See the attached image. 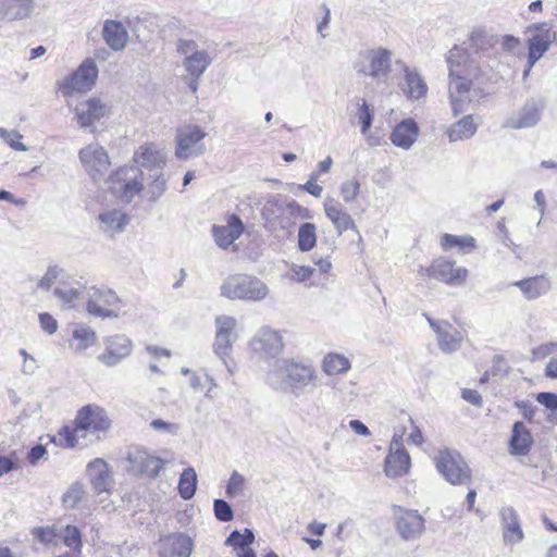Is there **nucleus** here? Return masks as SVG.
<instances>
[{"mask_svg":"<svg viewBox=\"0 0 557 557\" xmlns=\"http://www.w3.org/2000/svg\"><path fill=\"white\" fill-rule=\"evenodd\" d=\"M214 515L218 520L227 522L233 519V510L230 504L223 499H215L213 504Z\"/></svg>","mask_w":557,"mask_h":557,"instance_id":"4d7b16f0","label":"nucleus"},{"mask_svg":"<svg viewBox=\"0 0 557 557\" xmlns=\"http://www.w3.org/2000/svg\"><path fill=\"white\" fill-rule=\"evenodd\" d=\"M317 380L318 373L311 363L289 358L276 359L267 372V383L272 388L297 397L309 387H315Z\"/></svg>","mask_w":557,"mask_h":557,"instance_id":"7ed1b4c3","label":"nucleus"},{"mask_svg":"<svg viewBox=\"0 0 557 557\" xmlns=\"http://www.w3.org/2000/svg\"><path fill=\"white\" fill-rule=\"evenodd\" d=\"M104 350L97 359L106 367H115L131 356L133 342L124 334L107 336L103 339Z\"/></svg>","mask_w":557,"mask_h":557,"instance_id":"ddd939ff","label":"nucleus"},{"mask_svg":"<svg viewBox=\"0 0 557 557\" xmlns=\"http://www.w3.org/2000/svg\"><path fill=\"white\" fill-rule=\"evenodd\" d=\"M221 296L230 300L260 302L270 294L268 285L253 275H228L220 287Z\"/></svg>","mask_w":557,"mask_h":557,"instance_id":"20e7f679","label":"nucleus"},{"mask_svg":"<svg viewBox=\"0 0 557 557\" xmlns=\"http://www.w3.org/2000/svg\"><path fill=\"white\" fill-rule=\"evenodd\" d=\"M467 60V53L465 49L460 47H453L447 55H446V62L448 64L449 70V76H455L460 72H466L467 69L465 66V62Z\"/></svg>","mask_w":557,"mask_h":557,"instance_id":"58836bf2","label":"nucleus"},{"mask_svg":"<svg viewBox=\"0 0 557 557\" xmlns=\"http://www.w3.org/2000/svg\"><path fill=\"white\" fill-rule=\"evenodd\" d=\"M251 351L267 362L276 360L284 348V341L281 333L269 325H263L257 330L249 341Z\"/></svg>","mask_w":557,"mask_h":557,"instance_id":"0eeeda50","label":"nucleus"},{"mask_svg":"<svg viewBox=\"0 0 557 557\" xmlns=\"http://www.w3.org/2000/svg\"><path fill=\"white\" fill-rule=\"evenodd\" d=\"M533 444V437L523 422H516L509 441V450L515 456H525Z\"/></svg>","mask_w":557,"mask_h":557,"instance_id":"2f4dec72","label":"nucleus"},{"mask_svg":"<svg viewBox=\"0 0 557 557\" xmlns=\"http://www.w3.org/2000/svg\"><path fill=\"white\" fill-rule=\"evenodd\" d=\"M255 540V535L251 530L245 529L244 533L239 531H233L225 541V545L233 546L237 550L242 547H248Z\"/></svg>","mask_w":557,"mask_h":557,"instance_id":"c03bdc74","label":"nucleus"},{"mask_svg":"<svg viewBox=\"0 0 557 557\" xmlns=\"http://www.w3.org/2000/svg\"><path fill=\"white\" fill-rule=\"evenodd\" d=\"M34 535L44 543H51L57 536L54 530L50 528H39L35 530Z\"/></svg>","mask_w":557,"mask_h":557,"instance_id":"338daca9","label":"nucleus"},{"mask_svg":"<svg viewBox=\"0 0 557 557\" xmlns=\"http://www.w3.org/2000/svg\"><path fill=\"white\" fill-rule=\"evenodd\" d=\"M396 529L406 541L419 539L425 530V520L412 509H399L396 513Z\"/></svg>","mask_w":557,"mask_h":557,"instance_id":"dca6fc26","label":"nucleus"},{"mask_svg":"<svg viewBox=\"0 0 557 557\" xmlns=\"http://www.w3.org/2000/svg\"><path fill=\"white\" fill-rule=\"evenodd\" d=\"M78 157L92 181L100 182L106 178L111 161L102 146L99 144H90L79 150Z\"/></svg>","mask_w":557,"mask_h":557,"instance_id":"f8f14e48","label":"nucleus"},{"mask_svg":"<svg viewBox=\"0 0 557 557\" xmlns=\"http://www.w3.org/2000/svg\"><path fill=\"white\" fill-rule=\"evenodd\" d=\"M39 322L40 326L44 331H46L48 334H53L58 330V322L57 320L50 315L49 313H40L39 314Z\"/></svg>","mask_w":557,"mask_h":557,"instance_id":"0e129e2a","label":"nucleus"},{"mask_svg":"<svg viewBox=\"0 0 557 557\" xmlns=\"http://www.w3.org/2000/svg\"><path fill=\"white\" fill-rule=\"evenodd\" d=\"M74 111L79 126L83 128L92 127L91 132H94V124L108 115L109 108L99 99L90 98L79 102Z\"/></svg>","mask_w":557,"mask_h":557,"instance_id":"aec40b11","label":"nucleus"},{"mask_svg":"<svg viewBox=\"0 0 557 557\" xmlns=\"http://www.w3.org/2000/svg\"><path fill=\"white\" fill-rule=\"evenodd\" d=\"M419 133L420 129L414 120L405 119L394 127L389 139L396 147L408 150L416 143Z\"/></svg>","mask_w":557,"mask_h":557,"instance_id":"393cba45","label":"nucleus"},{"mask_svg":"<svg viewBox=\"0 0 557 557\" xmlns=\"http://www.w3.org/2000/svg\"><path fill=\"white\" fill-rule=\"evenodd\" d=\"M404 79L405 83L401 86V90L409 100H419L425 97L429 88L424 78L417 70L405 66Z\"/></svg>","mask_w":557,"mask_h":557,"instance_id":"c85d7f7f","label":"nucleus"},{"mask_svg":"<svg viewBox=\"0 0 557 557\" xmlns=\"http://www.w3.org/2000/svg\"><path fill=\"white\" fill-rule=\"evenodd\" d=\"M543 110L544 103L541 100L530 99L507 119L505 126L513 129L533 127L540 122Z\"/></svg>","mask_w":557,"mask_h":557,"instance_id":"f3484780","label":"nucleus"},{"mask_svg":"<svg viewBox=\"0 0 557 557\" xmlns=\"http://www.w3.org/2000/svg\"><path fill=\"white\" fill-rule=\"evenodd\" d=\"M419 274L433 277L449 286H461L466 283L469 271L466 268L456 267L454 261L438 258L430 267H421Z\"/></svg>","mask_w":557,"mask_h":557,"instance_id":"9d476101","label":"nucleus"},{"mask_svg":"<svg viewBox=\"0 0 557 557\" xmlns=\"http://www.w3.org/2000/svg\"><path fill=\"white\" fill-rule=\"evenodd\" d=\"M111 428L107 411L97 405H87L78 410L73 424L59 432L61 442L69 448H83L98 442Z\"/></svg>","mask_w":557,"mask_h":557,"instance_id":"f03ea898","label":"nucleus"},{"mask_svg":"<svg viewBox=\"0 0 557 557\" xmlns=\"http://www.w3.org/2000/svg\"><path fill=\"white\" fill-rule=\"evenodd\" d=\"M100 230L109 235L114 236L123 232L129 222V216L119 209H108L98 215Z\"/></svg>","mask_w":557,"mask_h":557,"instance_id":"cd10ccee","label":"nucleus"},{"mask_svg":"<svg viewBox=\"0 0 557 557\" xmlns=\"http://www.w3.org/2000/svg\"><path fill=\"white\" fill-rule=\"evenodd\" d=\"M211 63V58L205 50L197 51L183 60L185 71L195 78L199 79Z\"/></svg>","mask_w":557,"mask_h":557,"instance_id":"e433bc0d","label":"nucleus"},{"mask_svg":"<svg viewBox=\"0 0 557 557\" xmlns=\"http://www.w3.org/2000/svg\"><path fill=\"white\" fill-rule=\"evenodd\" d=\"M245 478L239 472L234 471L226 485V494L228 497L240 495L244 491Z\"/></svg>","mask_w":557,"mask_h":557,"instance_id":"5fc2aeb1","label":"nucleus"},{"mask_svg":"<svg viewBox=\"0 0 557 557\" xmlns=\"http://www.w3.org/2000/svg\"><path fill=\"white\" fill-rule=\"evenodd\" d=\"M86 289L88 287L83 288H74V287H57L54 289V295L59 298L67 308H75L81 301L86 298Z\"/></svg>","mask_w":557,"mask_h":557,"instance_id":"4c0bfd02","label":"nucleus"},{"mask_svg":"<svg viewBox=\"0 0 557 557\" xmlns=\"http://www.w3.org/2000/svg\"><path fill=\"white\" fill-rule=\"evenodd\" d=\"M333 164V159L329 156L318 164V169L310 176L312 180H319L321 174L327 173Z\"/></svg>","mask_w":557,"mask_h":557,"instance_id":"774afa93","label":"nucleus"},{"mask_svg":"<svg viewBox=\"0 0 557 557\" xmlns=\"http://www.w3.org/2000/svg\"><path fill=\"white\" fill-rule=\"evenodd\" d=\"M20 354L23 356L22 372L26 375H32L36 372L38 366L36 359L26 352L25 349H21Z\"/></svg>","mask_w":557,"mask_h":557,"instance_id":"e2e57ef3","label":"nucleus"},{"mask_svg":"<svg viewBox=\"0 0 557 557\" xmlns=\"http://www.w3.org/2000/svg\"><path fill=\"white\" fill-rule=\"evenodd\" d=\"M360 102L361 103L356 115L361 124V133L366 134L372 125L373 110L364 99H360Z\"/></svg>","mask_w":557,"mask_h":557,"instance_id":"3c124183","label":"nucleus"},{"mask_svg":"<svg viewBox=\"0 0 557 557\" xmlns=\"http://www.w3.org/2000/svg\"><path fill=\"white\" fill-rule=\"evenodd\" d=\"M317 244V227L313 223L307 222L298 230V248L301 251L311 250Z\"/></svg>","mask_w":557,"mask_h":557,"instance_id":"ea45409f","label":"nucleus"},{"mask_svg":"<svg viewBox=\"0 0 557 557\" xmlns=\"http://www.w3.org/2000/svg\"><path fill=\"white\" fill-rule=\"evenodd\" d=\"M138 166H122L112 173L107 183L111 193L124 203H129L133 198L143 191L144 170L148 173L161 172L166 165L168 156L161 146L149 143L138 147L133 156Z\"/></svg>","mask_w":557,"mask_h":557,"instance_id":"f257e3e1","label":"nucleus"},{"mask_svg":"<svg viewBox=\"0 0 557 557\" xmlns=\"http://www.w3.org/2000/svg\"><path fill=\"white\" fill-rule=\"evenodd\" d=\"M146 186H144V197L151 202L160 199L168 188V177H165L163 171L156 173H148L145 177Z\"/></svg>","mask_w":557,"mask_h":557,"instance_id":"72a5a7b5","label":"nucleus"},{"mask_svg":"<svg viewBox=\"0 0 557 557\" xmlns=\"http://www.w3.org/2000/svg\"><path fill=\"white\" fill-rule=\"evenodd\" d=\"M85 491L81 483H73L62 496V503L66 508H74L84 497Z\"/></svg>","mask_w":557,"mask_h":557,"instance_id":"de8ad7c7","label":"nucleus"},{"mask_svg":"<svg viewBox=\"0 0 557 557\" xmlns=\"http://www.w3.org/2000/svg\"><path fill=\"white\" fill-rule=\"evenodd\" d=\"M98 76V69L91 59L85 60L82 65L72 74L69 82L64 85V90L70 91H88L95 85Z\"/></svg>","mask_w":557,"mask_h":557,"instance_id":"412c9836","label":"nucleus"},{"mask_svg":"<svg viewBox=\"0 0 557 557\" xmlns=\"http://www.w3.org/2000/svg\"><path fill=\"white\" fill-rule=\"evenodd\" d=\"M430 326L436 333L440 349L445 354L458 350L461 346L463 336L461 332L453 327L448 322H436L428 318Z\"/></svg>","mask_w":557,"mask_h":557,"instance_id":"4be33fe9","label":"nucleus"},{"mask_svg":"<svg viewBox=\"0 0 557 557\" xmlns=\"http://www.w3.org/2000/svg\"><path fill=\"white\" fill-rule=\"evenodd\" d=\"M360 190V184L357 180H348L341 184L339 193L346 203L356 199Z\"/></svg>","mask_w":557,"mask_h":557,"instance_id":"864d4df0","label":"nucleus"},{"mask_svg":"<svg viewBox=\"0 0 557 557\" xmlns=\"http://www.w3.org/2000/svg\"><path fill=\"white\" fill-rule=\"evenodd\" d=\"M194 547L191 537L183 532H174L160 539V557H189Z\"/></svg>","mask_w":557,"mask_h":557,"instance_id":"a211bd4d","label":"nucleus"},{"mask_svg":"<svg viewBox=\"0 0 557 557\" xmlns=\"http://www.w3.org/2000/svg\"><path fill=\"white\" fill-rule=\"evenodd\" d=\"M61 270L58 267H49L45 275L38 281L37 287L49 290L58 278Z\"/></svg>","mask_w":557,"mask_h":557,"instance_id":"052dcab7","label":"nucleus"},{"mask_svg":"<svg viewBox=\"0 0 557 557\" xmlns=\"http://www.w3.org/2000/svg\"><path fill=\"white\" fill-rule=\"evenodd\" d=\"M59 535L67 547L77 553L81 552L82 536L79 530L75 525H65L64 528L60 529Z\"/></svg>","mask_w":557,"mask_h":557,"instance_id":"79ce46f5","label":"nucleus"},{"mask_svg":"<svg viewBox=\"0 0 557 557\" xmlns=\"http://www.w3.org/2000/svg\"><path fill=\"white\" fill-rule=\"evenodd\" d=\"M321 368L326 375L332 376L348 372L351 368V362L343 354L329 352L323 357Z\"/></svg>","mask_w":557,"mask_h":557,"instance_id":"c9c22d12","label":"nucleus"},{"mask_svg":"<svg viewBox=\"0 0 557 557\" xmlns=\"http://www.w3.org/2000/svg\"><path fill=\"white\" fill-rule=\"evenodd\" d=\"M206 132L197 125H185L176 131L175 156L180 160H187L191 157L203 153L205 146L202 139Z\"/></svg>","mask_w":557,"mask_h":557,"instance_id":"9b49d317","label":"nucleus"},{"mask_svg":"<svg viewBox=\"0 0 557 557\" xmlns=\"http://www.w3.org/2000/svg\"><path fill=\"white\" fill-rule=\"evenodd\" d=\"M451 109L454 115H458L465 113L469 109V104L471 103V94L462 92L456 95H449Z\"/></svg>","mask_w":557,"mask_h":557,"instance_id":"603ef678","label":"nucleus"},{"mask_svg":"<svg viewBox=\"0 0 557 557\" xmlns=\"http://www.w3.org/2000/svg\"><path fill=\"white\" fill-rule=\"evenodd\" d=\"M478 129L473 115L468 114L454 123L447 131L449 141H458L471 138Z\"/></svg>","mask_w":557,"mask_h":557,"instance_id":"f704fd0d","label":"nucleus"},{"mask_svg":"<svg viewBox=\"0 0 557 557\" xmlns=\"http://www.w3.org/2000/svg\"><path fill=\"white\" fill-rule=\"evenodd\" d=\"M531 352L534 360H542L547 356L557 352V342L543 343L534 347Z\"/></svg>","mask_w":557,"mask_h":557,"instance_id":"bf43d9fd","label":"nucleus"},{"mask_svg":"<svg viewBox=\"0 0 557 557\" xmlns=\"http://www.w3.org/2000/svg\"><path fill=\"white\" fill-rule=\"evenodd\" d=\"M102 37L112 50L121 51L127 44L128 33L121 22L107 20L103 24Z\"/></svg>","mask_w":557,"mask_h":557,"instance_id":"7c9ffc66","label":"nucleus"},{"mask_svg":"<svg viewBox=\"0 0 557 557\" xmlns=\"http://www.w3.org/2000/svg\"><path fill=\"white\" fill-rule=\"evenodd\" d=\"M520 47V40L512 36V35H506L503 37V40H502V48L504 51H507V52H510V53H516L517 50L519 49Z\"/></svg>","mask_w":557,"mask_h":557,"instance_id":"69168bd1","label":"nucleus"},{"mask_svg":"<svg viewBox=\"0 0 557 557\" xmlns=\"http://www.w3.org/2000/svg\"><path fill=\"white\" fill-rule=\"evenodd\" d=\"M436 470L453 485H467L472 481V471L462 456L448 448L441 449L434 458Z\"/></svg>","mask_w":557,"mask_h":557,"instance_id":"39448f33","label":"nucleus"},{"mask_svg":"<svg viewBox=\"0 0 557 557\" xmlns=\"http://www.w3.org/2000/svg\"><path fill=\"white\" fill-rule=\"evenodd\" d=\"M315 268L309 265L293 264L290 268V278L295 282L302 283L312 277Z\"/></svg>","mask_w":557,"mask_h":557,"instance_id":"6e6d98bb","label":"nucleus"},{"mask_svg":"<svg viewBox=\"0 0 557 557\" xmlns=\"http://www.w3.org/2000/svg\"><path fill=\"white\" fill-rule=\"evenodd\" d=\"M502 518L503 540L506 545L520 543L523 537V531L519 522V516L512 507H505L499 512Z\"/></svg>","mask_w":557,"mask_h":557,"instance_id":"b1692460","label":"nucleus"},{"mask_svg":"<svg viewBox=\"0 0 557 557\" xmlns=\"http://www.w3.org/2000/svg\"><path fill=\"white\" fill-rule=\"evenodd\" d=\"M512 285L517 286L528 300L537 299L546 295L550 289V281L544 275L516 281Z\"/></svg>","mask_w":557,"mask_h":557,"instance_id":"c756f323","label":"nucleus"},{"mask_svg":"<svg viewBox=\"0 0 557 557\" xmlns=\"http://www.w3.org/2000/svg\"><path fill=\"white\" fill-rule=\"evenodd\" d=\"M392 55V51L383 47L367 50L360 54L356 64L357 72L375 79H385L391 72Z\"/></svg>","mask_w":557,"mask_h":557,"instance_id":"6e6552de","label":"nucleus"},{"mask_svg":"<svg viewBox=\"0 0 557 557\" xmlns=\"http://www.w3.org/2000/svg\"><path fill=\"white\" fill-rule=\"evenodd\" d=\"M555 39V35L549 30L541 29L529 39V55H528V69L524 71L527 76L532 66L544 55L549 49L552 41Z\"/></svg>","mask_w":557,"mask_h":557,"instance_id":"bb28decb","label":"nucleus"},{"mask_svg":"<svg viewBox=\"0 0 557 557\" xmlns=\"http://www.w3.org/2000/svg\"><path fill=\"white\" fill-rule=\"evenodd\" d=\"M410 465V456L404 447L401 437L394 436L385 459V474L388 478L403 476L409 471Z\"/></svg>","mask_w":557,"mask_h":557,"instance_id":"4468645a","label":"nucleus"},{"mask_svg":"<svg viewBox=\"0 0 557 557\" xmlns=\"http://www.w3.org/2000/svg\"><path fill=\"white\" fill-rule=\"evenodd\" d=\"M244 232V224L237 215H231L225 225H213L212 236L215 244L221 249L227 250L232 248L233 251L237 250L234 245L235 240L242 236Z\"/></svg>","mask_w":557,"mask_h":557,"instance_id":"6ab92c4d","label":"nucleus"},{"mask_svg":"<svg viewBox=\"0 0 557 557\" xmlns=\"http://www.w3.org/2000/svg\"><path fill=\"white\" fill-rule=\"evenodd\" d=\"M0 138L13 150L27 151L28 148L22 143L23 135L16 129L0 127Z\"/></svg>","mask_w":557,"mask_h":557,"instance_id":"a18cd8bd","label":"nucleus"},{"mask_svg":"<svg viewBox=\"0 0 557 557\" xmlns=\"http://www.w3.org/2000/svg\"><path fill=\"white\" fill-rule=\"evenodd\" d=\"M441 244L444 249H449L453 247L474 248L475 239L472 236H457V235L445 234L442 237Z\"/></svg>","mask_w":557,"mask_h":557,"instance_id":"49530a36","label":"nucleus"},{"mask_svg":"<svg viewBox=\"0 0 557 557\" xmlns=\"http://www.w3.org/2000/svg\"><path fill=\"white\" fill-rule=\"evenodd\" d=\"M176 50L180 54L184 55V58L189 57L193 53H196L197 51H200L198 48V45L193 39H184L180 38L176 42Z\"/></svg>","mask_w":557,"mask_h":557,"instance_id":"680f3d73","label":"nucleus"},{"mask_svg":"<svg viewBox=\"0 0 557 557\" xmlns=\"http://www.w3.org/2000/svg\"><path fill=\"white\" fill-rule=\"evenodd\" d=\"M197 474L194 468H186L180 478L178 491L184 499H190L196 492Z\"/></svg>","mask_w":557,"mask_h":557,"instance_id":"a19ab883","label":"nucleus"},{"mask_svg":"<svg viewBox=\"0 0 557 557\" xmlns=\"http://www.w3.org/2000/svg\"><path fill=\"white\" fill-rule=\"evenodd\" d=\"M73 337L78 342L77 349L83 351L97 342V335L90 327H78L73 332Z\"/></svg>","mask_w":557,"mask_h":557,"instance_id":"37998d69","label":"nucleus"},{"mask_svg":"<svg viewBox=\"0 0 557 557\" xmlns=\"http://www.w3.org/2000/svg\"><path fill=\"white\" fill-rule=\"evenodd\" d=\"M149 426L153 431L168 436H177L182 429L181 424L162 419H153L150 421Z\"/></svg>","mask_w":557,"mask_h":557,"instance_id":"8fccbe9b","label":"nucleus"},{"mask_svg":"<svg viewBox=\"0 0 557 557\" xmlns=\"http://www.w3.org/2000/svg\"><path fill=\"white\" fill-rule=\"evenodd\" d=\"M85 293L86 310L89 314L101 319H113L120 315L123 304L114 290L88 287Z\"/></svg>","mask_w":557,"mask_h":557,"instance_id":"423d86ee","label":"nucleus"},{"mask_svg":"<svg viewBox=\"0 0 557 557\" xmlns=\"http://www.w3.org/2000/svg\"><path fill=\"white\" fill-rule=\"evenodd\" d=\"M536 401L549 411L548 419L550 420L557 409V395L549 392H542L536 395Z\"/></svg>","mask_w":557,"mask_h":557,"instance_id":"13d9d810","label":"nucleus"},{"mask_svg":"<svg viewBox=\"0 0 557 557\" xmlns=\"http://www.w3.org/2000/svg\"><path fill=\"white\" fill-rule=\"evenodd\" d=\"M33 9V0H0V20H23L30 15Z\"/></svg>","mask_w":557,"mask_h":557,"instance_id":"473e14b6","label":"nucleus"},{"mask_svg":"<svg viewBox=\"0 0 557 557\" xmlns=\"http://www.w3.org/2000/svg\"><path fill=\"white\" fill-rule=\"evenodd\" d=\"M236 326L237 320L234 317L222 314L215 318L213 351L228 371H231L228 360L231 359L232 347L237 339Z\"/></svg>","mask_w":557,"mask_h":557,"instance_id":"1a4fd4ad","label":"nucleus"},{"mask_svg":"<svg viewBox=\"0 0 557 557\" xmlns=\"http://www.w3.org/2000/svg\"><path fill=\"white\" fill-rule=\"evenodd\" d=\"M87 474L96 492H109L112 486V476L108 463L96 458L87 465Z\"/></svg>","mask_w":557,"mask_h":557,"instance_id":"a878e982","label":"nucleus"},{"mask_svg":"<svg viewBox=\"0 0 557 557\" xmlns=\"http://www.w3.org/2000/svg\"><path fill=\"white\" fill-rule=\"evenodd\" d=\"M466 72H460L455 76H449V95L471 91V81L466 76Z\"/></svg>","mask_w":557,"mask_h":557,"instance_id":"09e8293b","label":"nucleus"},{"mask_svg":"<svg viewBox=\"0 0 557 557\" xmlns=\"http://www.w3.org/2000/svg\"><path fill=\"white\" fill-rule=\"evenodd\" d=\"M128 471L133 474H146L154 478L159 474L163 461L143 448H134L128 453Z\"/></svg>","mask_w":557,"mask_h":557,"instance_id":"2eb2a0df","label":"nucleus"},{"mask_svg":"<svg viewBox=\"0 0 557 557\" xmlns=\"http://www.w3.org/2000/svg\"><path fill=\"white\" fill-rule=\"evenodd\" d=\"M325 215L331 220L337 233L341 235L347 230H357L354 219L347 210L333 197H326L323 203Z\"/></svg>","mask_w":557,"mask_h":557,"instance_id":"5701e85b","label":"nucleus"}]
</instances>
